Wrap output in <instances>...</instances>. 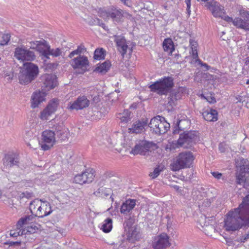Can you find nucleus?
I'll list each match as a JSON object with an SVG mask.
<instances>
[{
	"label": "nucleus",
	"instance_id": "nucleus-41",
	"mask_svg": "<svg viewBox=\"0 0 249 249\" xmlns=\"http://www.w3.org/2000/svg\"><path fill=\"white\" fill-rule=\"evenodd\" d=\"M106 55V52L103 49H97L94 53L93 58L96 60H101L105 58Z\"/></svg>",
	"mask_w": 249,
	"mask_h": 249
},
{
	"label": "nucleus",
	"instance_id": "nucleus-42",
	"mask_svg": "<svg viewBox=\"0 0 249 249\" xmlns=\"http://www.w3.org/2000/svg\"><path fill=\"white\" fill-rule=\"evenodd\" d=\"M132 118L131 112L128 110H124L122 114V116L120 117L121 122L127 123L130 121Z\"/></svg>",
	"mask_w": 249,
	"mask_h": 249
},
{
	"label": "nucleus",
	"instance_id": "nucleus-47",
	"mask_svg": "<svg viewBox=\"0 0 249 249\" xmlns=\"http://www.w3.org/2000/svg\"><path fill=\"white\" fill-rule=\"evenodd\" d=\"M52 114L46 108H45L40 113V118L42 120H47L48 117Z\"/></svg>",
	"mask_w": 249,
	"mask_h": 249
},
{
	"label": "nucleus",
	"instance_id": "nucleus-55",
	"mask_svg": "<svg viewBox=\"0 0 249 249\" xmlns=\"http://www.w3.org/2000/svg\"><path fill=\"white\" fill-rule=\"evenodd\" d=\"M185 2L187 5V13L188 15L189 16L191 14V0H185Z\"/></svg>",
	"mask_w": 249,
	"mask_h": 249
},
{
	"label": "nucleus",
	"instance_id": "nucleus-51",
	"mask_svg": "<svg viewBox=\"0 0 249 249\" xmlns=\"http://www.w3.org/2000/svg\"><path fill=\"white\" fill-rule=\"evenodd\" d=\"M174 97H175L172 93L168 97V104L170 106L175 105V102L177 101L176 99H174Z\"/></svg>",
	"mask_w": 249,
	"mask_h": 249
},
{
	"label": "nucleus",
	"instance_id": "nucleus-19",
	"mask_svg": "<svg viewBox=\"0 0 249 249\" xmlns=\"http://www.w3.org/2000/svg\"><path fill=\"white\" fill-rule=\"evenodd\" d=\"M233 24L239 28L249 31V14H246L243 19L238 17L235 18Z\"/></svg>",
	"mask_w": 249,
	"mask_h": 249
},
{
	"label": "nucleus",
	"instance_id": "nucleus-49",
	"mask_svg": "<svg viewBox=\"0 0 249 249\" xmlns=\"http://www.w3.org/2000/svg\"><path fill=\"white\" fill-rule=\"evenodd\" d=\"M195 59L196 60V61L202 67H204L206 69V70L208 71L211 68V67L209 65L205 63L202 62V61L198 58Z\"/></svg>",
	"mask_w": 249,
	"mask_h": 249
},
{
	"label": "nucleus",
	"instance_id": "nucleus-9",
	"mask_svg": "<svg viewBox=\"0 0 249 249\" xmlns=\"http://www.w3.org/2000/svg\"><path fill=\"white\" fill-rule=\"evenodd\" d=\"M15 57L19 60L32 61L35 59V53L29 50L17 47L15 50Z\"/></svg>",
	"mask_w": 249,
	"mask_h": 249
},
{
	"label": "nucleus",
	"instance_id": "nucleus-60",
	"mask_svg": "<svg viewBox=\"0 0 249 249\" xmlns=\"http://www.w3.org/2000/svg\"><path fill=\"white\" fill-rule=\"evenodd\" d=\"M204 98L210 103L213 104L216 102V99L213 97H212V96H208L207 97H204Z\"/></svg>",
	"mask_w": 249,
	"mask_h": 249
},
{
	"label": "nucleus",
	"instance_id": "nucleus-37",
	"mask_svg": "<svg viewBox=\"0 0 249 249\" xmlns=\"http://www.w3.org/2000/svg\"><path fill=\"white\" fill-rule=\"evenodd\" d=\"M112 228V220L110 218H107L102 226V230L106 233L109 232Z\"/></svg>",
	"mask_w": 249,
	"mask_h": 249
},
{
	"label": "nucleus",
	"instance_id": "nucleus-21",
	"mask_svg": "<svg viewBox=\"0 0 249 249\" xmlns=\"http://www.w3.org/2000/svg\"><path fill=\"white\" fill-rule=\"evenodd\" d=\"M160 120H162V117L159 115H157L150 120L149 123H148L147 127L150 128V131L152 133L155 134H157L160 133V130L159 129L160 123Z\"/></svg>",
	"mask_w": 249,
	"mask_h": 249
},
{
	"label": "nucleus",
	"instance_id": "nucleus-16",
	"mask_svg": "<svg viewBox=\"0 0 249 249\" xmlns=\"http://www.w3.org/2000/svg\"><path fill=\"white\" fill-rule=\"evenodd\" d=\"M55 136L61 141H65L69 136L68 129L65 127L62 123L54 124L52 127Z\"/></svg>",
	"mask_w": 249,
	"mask_h": 249
},
{
	"label": "nucleus",
	"instance_id": "nucleus-14",
	"mask_svg": "<svg viewBox=\"0 0 249 249\" xmlns=\"http://www.w3.org/2000/svg\"><path fill=\"white\" fill-rule=\"evenodd\" d=\"M19 158L18 155L11 153L5 155L3 159V164L7 168H10L14 166H19Z\"/></svg>",
	"mask_w": 249,
	"mask_h": 249
},
{
	"label": "nucleus",
	"instance_id": "nucleus-33",
	"mask_svg": "<svg viewBox=\"0 0 249 249\" xmlns=\"http://www.w3.org/2000/svg\"><path fill=\"white\" fill-rule=\"evenodd\" d=\"M160 126L159 129L160 131V133H158V135H160L161 134H163L167 132V131L169 129L170 127V124L167 123L165 120V118L162 117V120H160Z\"/></svg>",
	"mask_w": 249,
	"mask_h": 249
},
{
	"label": "nucleus",
	"instance_id": "nucleus-62",
	"mask_svg": "<svg viewBox=\"0 0 249 249\" xmlns=\"http://www.w3.org/2000/svg\"><path fill=\"white\" fill-rule=\"evenodd\" d=\"M212 174L215 178L217 179H220L222 176V174L219 173L217 172H212Z\"/></svg>",
	"mask_w": 249,
	"mask_h": 249
},
{
	"label": "nucleus",
	"instance_id": "nucleus-25",
	"mask_svg": "<svg viewBox=\"0 0 249 249\" xmlns=\"http://www.w3.org/2000/svg\"><path fill=\"white\" fill-rule=\"evenodd\" d=\"M43 93L40 92H35L31 99V107L32 108H36L38 105L44 100Z\"/></svg>",
	"mask_w": 249,
	"mask_h": 249
},
{
	"label": "nucleus",
	"instance_id": "nucleus-23",
	"mask_svg": "<svg viewBox=\"0 0 249 249\" xmlns=\"http://www.w3.org/2000/svg\"><path fill=\"white\" fill-rule=\"evenodd\" d=\"M136 200L134 199H128L124 202L121 207L120 212L124 214H127L132 211L136 205Z\"/></svg>",
	"mask_w": 249,
	"mask_h": 249
},
{
	"label": "nucleus",
	"instance_id": "nucleus-48",
	"mask_svg": "<svg viewBox=\"0 0 249 249\" xmlns=\"http://www.w3.org/2000/svg\"><path fill=\"white\" fill-rule=\"evenodd\" d=\"M239 170V172H243L244 174H246V173H247L249 170V164H243L240 166Z\"/></svg>",
	"mask_w": 249,
	"mask_h": 249
},
{
	"label": "nucleus",
	"instance_id": "nucleus-54",
	"mask_svg": "<svg viewBox=\"0 0 249 249\" xmlns=\"http://www.w3.org/2000/svg\"><path fill=\"white\" fill-rule=\"evenodd\" d=\"M38 229V227L36 226H31L28 227L27 232L30 233H35Z\"/></svg>",
	"mask_w": 249,
	"mask_h": 249
},
{
	"label": "nucleus",
	"instance_id": "nucleus-10",
	"mask_svg": "<svg viewBox=\"0 0 249 249\" xmlns=\"http://www.w3.org/2000/svg\"><path fill=\"white\" fill-rule=\"evenodd\" d=\"M70 64L74 69H80L85 72L89 66V62L87 56L79 55L72 59L70 61Z\"/></svg>",
	"mask_w": 249,
	"mask_h": 249
},
{
	"label": "nucleus",
	"instance_id": "nucleus-39",
	"mask_svg": "<svg viewBox=\"0 0 249 249\" xmlns=\"http://www.w3.org/2000/svg\"><path fill=\"white\" fill-rule=\"evenodd\" d=\"M41 203V200L35 199L30 203V210L33 214L36 215V211Z\"/></svg>",
	"mask_w": 249,
	"mask_h": 249
},
{
	"label": "nucleus",
	"instance_id": "nucleus-29",
	"mask_svg": "<svg viewBox=\"0 0 249 249\" xmlns=\"http://www.w3.org/2000/svg\"><path fill=\"white\" fill-rule=\"evenodd\" d=\"M163 48L165 52H168L169 55H172L175 51V47L172 40L170 38H165L162 43Z\"/></svg>",
	"mask_w": 249,
	"mask_h": 249
},
{
	"label": "nucleus",
	"instance_id": "nucleus-13",
	"mask_svg": "<svg viewBox=\"0 0 249 249\" xmlns=\"http://www.w3.org/2000/svg\"><path fill=\"white\" fill-rule=\"evenodd\" d=\"M206 6L212 12L214 17H220L225 14L224 7L214 0L207 2Z\"/></svg>",
	"mask_w": 249,
	"mask_h": 249
},
{
	"label": "nucleus",
	"instance_id": "nucleus-52",
	"mask_svg": "<svg viewBox=\"0 0 249 249\" xmlns=\"http://www.w3.org/2000/svg\"><path fill=\"white\" fill-rule=\"evenodd\" d=\"M40 41H31L29 42L30 44V48L33 49H36L37 47V46L38 45V44Z\"/></svg>",
	"mask_w": 249,
	"mask_h": 249
},
{
	"label": "nucleus",
	"instance_id": "nucleus-43",
	"mask_svg": "<svg viewBox=\"0 0 249 249\" xmlns=\"http://www.w3.org/2000/svg\"><path fill=\"white\" fill-rule=\"evenodd\" d=\"M33 218V215H28L24 217H22L18 221V224L20 226H22L23 225L29 224L32 221Z\"/></svg>",
	"mask_w": 249,
	"mask_h": 249
},
{
	"label": "nucleus",
	"instance_id": "nucleus-4",
	"mask_svg": "<svg viewBox=\"0 0 249 249\" xmlns=\"http://www.w3.org/2000/svg\"><path fill=\"white\" fill-rule=\"evenodd\" d=\"M194 160L193 153L191 152L180 153L171 164V169L173 171H178L181 169L189 168Z\"/></svg>",
	"mask_w": 249,
	"mask_h": 249
},
{
	"label": "nucleus",
	"instance_id": "nucleus-30",
	"mask_svg": "<svg viewBox=\"0 0 249 249\" xmlns=\"http://www.w3.org/2000/svg\"><path fill=\"white\" fill-rule=\"evenodd\" d=\"M48 50L44 52L46 56L45 59H49V56L52 55L53 57H58L61 55L62 51L59 48L55 49H51L50 45L47 46Z\"/></svg>",
	"mask_w": 249,
	"mask_h": 249
},
{
	"label": "nucleus",
	"instance_id": "nucleus-1",
	"mask_svg": "<svg viewBox=\"0 0 249 249\" xmlns=\"http://www.w3.org/2000/svg\"><path fill=\"white\" fill-rule=\"evenodd\" d=\"M238 209L235 208L226 214L224 227L227 231H234L243 227L249 226V216H247Z\"/></svg>",
	"mask_w": 249,
	"mask_h": 249
},
{
	"label": "nucleus",
	"instance_id": "nucleus-63",
	"mask_svg": "<svg viewBox=\"0 0 249 249\" xmlns=\"http://www.w3.org/2000/svg\"><path fill=\"white\" fill-rule=\"evenodd\" d=\"M249 238V233L246 234L245 235L241 237L240 241L241 242H245Z\"/></svg>",
	"mask_w": 249,
	"mask_h": 249
},
{
	"label": "nucleus",
	"instance_id": "nucleus-17",
	"mask_svg": "<svg viewBox=\"0 0 249 249\" xmlns=\"http://www.w3.org/2000/svg\"><path fill=\"white\" fill-rule=\"evenodd\" d=\"M57 78L55 75L52 74H46L42 77L43 80L42 87L46 89V90H50L54 89L57 85Z\"/></svg>",
	"mask_w": 249,
	"mask_h": 249
},
{
	"label": "nucleus",
	"instance_id": "nucleus-61",
	"mask_svg": "<svg viewBox=\"0 0 249 249\" xmlns=\"http://www.w3.org/2000/svg\"><path fill=\"white\" fill-rule=\"evenodd\" d=\"M245 96L238 95L236 97L237 102L243 103L245 101Z\"/></svg>",
	"mask_w": 249,
	"mask_h": 249
},
{
	"label": "nucleus",
	"instance_id": "nucleus-35",
	"mask_svg": "<svg viewBox=\"0 0 249 249\" xmlns=\"http://www.w3.org/2000/svg\"><path fill=\"white\" fill-rule=\"evenodd\" d=\"M49 45L46 41L43 40L42 41H40L36 49V50L39 52L41 55L45 58L46 55H45L44 52L48 50L47 46Z\"/></svg>",
	"mask_w": 249,
	"mask_h": 249
},
{
	"label": "nucleus",
	"instance_id": "nucleus-40",
	"mask_svg": "<svg viewBox=\"0 0 249 249\" xmlns=\"http://www.w3.org/2000/svg\"><path fill=\"white\" fill-rule=\"evenodd\" d=\"M57 105V100L53 99L50 101L45 108H46L52 114L56 110Z\"/></svg>",
	"mask_w": 249,
	"mask_h": 249
},
{
	"label": "nucleus",
	"instance_id": "nucleus-20",
	"mask_svg": "<svg viewBox=\"0 0 249 249\" xmlns=\"http://www.w3.org/2000/svg\"><path fill=\"white\" fill-rule=\"evenodd\" d=\"M114 40L116 43L118 51L121 53L123 57H124L128 48V45L126 43V40L124 37L120 36H115Z\"/></svg>",
	"mask_w": 249,
	"mask_h": 249
},
{
	"label": "nucleus",
	"instance_id": "nucleus-36",
	"mask_svg": "<svg viewBox=\"0 0 249 249\" xmlns=\"http://www.w3.org/2000/svg\"><path fill=\"white\" fill-rule=\"evenodd\" d=\"M214 218L213 216L207 217L205 215H203L201 216L199 219V222L201 224L202 223H203V221L204 220V226L207 227L210 225V228L213 229L212 225L214 223Z\"/></svg>",
	"mask_w": 249,
	"mask_h": 249
},
{
	"label": "nucleus",
	"instance_id": "nucleus-28",
	"mask_svg": "<svg viewBox=\"0 0 249 249\" xmlns=\"http://www.w3.org/2000/svg\"><path fill=\"white\" fill-rule=\"evenodd\" d=\"M115 176L113 171H107L105 172L99 178L98 184L99 186H104L106 183L109 182L111 178Z\"/></svg>",
	"mask_w": 249,
	"mask_h": 249
},
{
	"label": "nucleus",
	"instance_id": "nucleus-18",
	"mask_svg": "<svg viewBox=\"0 0 249 249\" xmlns=\"http://www.w3.org/2000/svg\"><path fill=\"white\" fill-rule=\"evenodd\" d=\"M36 211V215L40 218H43L50 214L52 210L50 204L46 201L44 202V204H40Z\"/></svg>",
	"mask_w": 249,
	"mask_h": 249
},
{
	"label": "nucleus",
	"instance_id": "nucleus-8",
	"mask_svg": "<svg viewBox=\"0 0 249 249\" xmlns=\"http://www.w3.org/2000/svg\"><path fill=\"white\" fill-rule=\"evenodd\" d=\"M154 145H155V143L153 142L141 141L136 144L130 153L134 155H145L146 153L149 152L150 149Z\"/></svg>",
	"mask_w": 249,
	"mask_h": 249
},
{
	"label": "nucleus",
	"instance_id": "nucleus-38",
	"mask_svg": "<svg viewBox=\"0 0 249 249\" xmlns=\"http://www.w3.org/2000/svg\"><path fill=\"white\" fill-rule=\"evenodd\" d=\"M86 51V49L84 45L81 44L78 46L77 48L72 51L69 55L68 57L70 58H72L75 55H81L82 53H84Z\"/></svg>",
	"mask_w": 249,
	"mask_h": 249
},
{
	"label": "nucleus",
	"instance_id": "nucleus-15",
	"mask_svg": "<svg viewBox=\"0 0 249 249\" xmlns=\"http://www.w3.org/2000/svg\"><path fill=\"white\" fill-rule=\"evenodd\" d=\"M148 122V120L147 118L137 121L132 124L131 127L128 128V132L138 134L144 132L145 128L147 127Z\"/></svg>",
	"mask_w": 249,
	"mask_h": 249
},
{
	"label": "nucleus",
	"instance_id": "nucleus-11",
	"mask_svg": "<svg viewBox=\"0 0 249 249\" xmlns=\"http://www.w3.org/2000/svg\"><path fill=\"white\" fill-rule=\"evenodd\" d=\"M170 245L168 236L163 233L155 237L152 247L153 249H166Z\"/></svg>",
	"mask_w": 249,
	"mask_h": 249
},
{
	"label": "nucleus",
	"instance_id": "nucleus-46",
	"mask_svg": "<svg viewBox=\"0 0 249 249\" xmlns=\"http://www.w3.org/2000/svg\"><path fill=\"white\" fill-rule=\"evenodd\" d=\"M161 171L162 170L160 168V166H158L154 169L153 172L150 173L149 176L152 178H155L160 175Z\"/></svg>",
	"mask_w": 249,
	"mask_h": 249
},
{
	"label": "nucleus",
	"instance_id": "nucleus-24",
	"mask_svg": "<svg viewBox=\"0 0 249 249\" xmlns=\"http://www.w3.org/2000/svg\"><path fill=\"white\" fill-rule=\"evenodd\" d=\"M203 118L207 121L215 122L217 120L218 112L213 109L206 110L202 113Z\"/></svg>",
	"mask_w": 249,
	"mask_h": 249
},
{
	"label": "nucleus",
	"instance_id": "nucleus-27",
	"mask_svg": "<svg viewBox=\"0 0 249 249\" xmlns=\"http://www.w3.org/2000/svg\"><path fill=\"white\" fill-rule=\"evenodd\" d=\"M237 208L249 218V195L243 198L242 203Z\"/></svg>",
	"mask_w": 249,
	"mask_h": 249
},
{
	"label": "nucleus",
	"instance_id": "nucleus-57",
	"mask_svg": "<svg viewBox=\"0 0 249 249\" xmlns=\"http://www.w3.org/2000/svg\"><path fill=\"white\" fill-rule=\"evenodd\" d=\"M175 97L174 99H176L177 100L180 99L181 98L182 92L180 91H175L172 93Z\"/></svg>",
	"mask_w": 249,
	"mask_h": 249
},
{
	"label": "nucleus",
	"instance_id": "nucleus-3",
	"mask_svg": "<svg viewBox=\"0 0 249 249\" xmlns=\"http://www.w3.org/2000/svg\"><path fill=\"white\" fill-rule=\"evenodd\" d=\"M174 79L171 76H164L149 86L150 90L160 95H167L174 87Z\"/></svg>",
	"mask_w": 249,
	"mask_h": 249
},
{
	"label": "nucleus",
	"instance_id": "nucleus-7",
	"mask_svg": "<svg viewBox=\"0 0 249 249\" xmlns=\"http://www.w3.org/2000/svg\"><path fill=\"white\" fill-rule=\"evenodd\" d=\"M55 142V134L53 130H47L43 132L42 141L40 143L41 148L46 151L50 149Z\"/></svg>",
	"mask_w": 249,
	"mask_h": 249
},
{
	"label": "nucleus",
	"instance_id": "nucleus-26",
	"mask_svg": "<svg viewBox=\"0 0 249 249\" xmlns=\"http://www.w3.org/2000/svg\"><path fill=\"white\" fill-rule=\"evenodd\" d=\"M141 235L137 231V228L131 227L129 228L128 234L127 235V241L129 243H134L135 241L139 240Z\"/></svg>",
	"mask_w": 249,
	"mask_h": 249
},
{
	"label": "nucleus",
	"instance_id": "nucleus-53",
	"mask_svg": "<svg viewBox=\"0 0 249 249\" xmlns=\"http://www.w3.org/2000/svg\"><path fill=\"white\" fill-rule=\"evenodd\" d=\"M181 122V120L178 121L175 126V129L173 130V133L174 134H178L179 132V130H181V128L179 127V123Z\"/></svg>",
	"mask_w": 249,
	"mask_h": 249
},
{
	"label": "nucleus",
	"instance_id": "nucleus-32",
	"mask_svg": "<svg viewBox=\"0 0 249 249\" xmlns=\"http://www.w3.org/2000/svg\"><path fill=\"white\" fill-rule=\"evenodd\" d=\"M110 66V62L108 60L106 61L98 66L94 71H97L102 73H105L109 70Z\"/></svg>",
	"mask_w": 249,
	"mask_h": 249
},
{
	"label": "nucleus",
	"instance_id": "nucleus-64",
	"mask_svg": "<svg viewBox=\"0 0 249 249\" xmlns=\"http://www.w3.org/2000/svg\"><path fill=\"white\" fill-rule=\"evenodd\" d=\"M100 26L102 27L104 29L107 30V27L106 26L105 24L103 22V21L100 19V22H97V24Z\"/></svg>",
	"mask_w": 249,
	"mask_h": 249
},
{
	"label": "nucleus",
	"instance_id": "nucleus-12",
	"mask_svg": "<svg viewBox=\"0 0 249 249\" xmlns=\"http://www.w3.org/2000/svg\"><path fill=\"white\" fill-rule=\"evenodd\" d=\"M89 101L86 96H79L73 103H70L68 108L73 110L82 109L89 107Z\"/></svg>",
	"mask_w": 249,
	"mask_h": 249
},
{
	"label": "nucleus",
	"instance_id": "nucleus-45",
	"mask_svg": "<svg viewBox=\"0 0 249 249\" xmlns=\"http://www.w3.org/2000/svg\"><path fill=\"white\" fill-rule=\"evenodd\" d=\"M10 36L7 34L2 35L1 38L0 40V45L4 46L6 45L10 40Z\"/></svg>",
	"mask_w": 249,
	"mask_h": 249
},
{
	"label": "nucleus",
	"instance_id": "nucleus-56",
	"mask_svg": "<svg viewBox=\"0 0 249 249\" xmlns=\"http://www.w3.org/2000/svg\"><path fill=\"white\" fill-rule=\"evenodd\" d=\"M21 241H8L4 243L5 245H8L9 246H19L21 244Z\"/></svg>",
	"mask_w": 249,
	"mask_h": 249
},
{
	"label": "nucleus",
	"instance_id": "nucleus-34",
	"mask_svg": "<svg viewBox=\"0 0 249 249\" xmlns=\"http://www.w3.org/2000/svg\"><path fill=\"white\" fill-rule=\"evenodd\" d=\"M190 46L192 50L191 54L193 59L198 58V55L197 53V43L193 39L190 38L189 40Z\"/></svg>",
	"mask_w": 249,
	"mask_h": 249
},
{
	"label": "nucleus",
	"instance_id": "nucleus-58",
	"mask_svg": "<svg viewBox=\"0 0 249 249\" xmlns=\"http://www.w3.org/2000/svg\"><path fill=\"white\" fill-rule=\"evenodd\" d=\"M220 18H221L224 20H225V21H226L228 22H232L233 23V19H232V18L231 17H230L228 16L225 15V14L222 15V16L221 17H220Z\"/></svg>",
	"mask_w": 249,
	"mask_h": 249
},
{
	"label": "nucleus",
	"instance_id": "nucleus-59",
	"mask_svg": "<svg viewBox=\"0 0 249 249\" xmlns=\"http://www.w3.org/2000/svg\"><path fill=\"white\" fill-rule=\"evenodd\" d=\"M100 22V19L98 18H91L89 21L88 23L90 25H93L97 24V22Z\"/></svg>",
	"mask_w": 249,
	"mask_h": 249
},
{
	"label": "nucleus",
	"instance_id": "nucleus-6",
	"mask_svg": "<svg viewBox=\"0 0 249 249\" xmlns=\"http://www.w3.org/2000/svg\"><path fill=\"white\" fill-rule=\"evenodd\" d=\"M94 177V170L92 168H88L81 174L75 175L74 182L80 184L89 183L93 180Z\"/></svg>",
	"mask_w": 249,
	"mask_h": 249
},
{
	"label": "nucleus",
	"instance_id": "nucleus-5",
	"mask_svg": "<svg viewBox=\"0 0 249 249\" xmlns=\"http://www.w3.org/2000/svg\"><path fill=\"white\" fill-rule=\"evenodd\" d=\"M198 140L197 132L195 131H186L179 134L178 144L184 148L189 149Z\"/></svg>",
	"mask_w": 249,
	"mask_h": 249
},
{
	"label": "nucleus",
	"instance_id": "nucleus-2",
	"mask_svg": "<svg viewBox=\"0 0 249 249\" xmlns=\"http://www.w3.org/2000/svg\"><path fill=\"white\" fill-rule=\"evenodd\" d=\"M39 73L38 66L31 62H26L20 68L18 79L19 83L22 85H27L34 80Z\"/></svg>",
	"mask_w": 249,
	"mask_h": 249
},
{
	"label": "nucleus",
	"instance_id": "nucleus-44",
	"mask_svg": "<svg viewBox=\"0 0 249 249\" xmlns=\"http://www.w3.org/2000/svg\"><path fill=\"white\" fill-rule=\"evenodd\" d=\"M34 196V193L33 192L26 191L24 192L18 194V197L20 199L23 198H26L30 199Z\"/></svg>",
	"mask_w": 249,
	"mask_h": 249
},
{
	"label": "nucleus",
	"instance_id": "nucleus-22",
	"mask_svg": "<svg viewBox=\"0 0 249 249\" xmlns=\"http://www.w3.org/2000/svg\"><path fill=\"white\" fill-rule=\"evenodd\" d=\"M107 17H110L113 21L119 22L123 18V11L121 9L112 8L107 12Z\"/></svg>",
	"mask_w": 249,
	"mask_h": 249
},
{
	"label": "nucleus",
	"instance_id": "nucleus-31",
	"mask_svg": "<svg viewBox=\"0 0 249 249\" xmlns=\"http://www.w3.org/2000/svg\"><path fill=\"white\" fill-rule=\"evenodd\" d=\"M100 187L95 192L94 195L98 197H105L110 195L111 193V190L109 188H104L103 186H100Z\"/></svg>",
	"mask_w": 249,
	"mask_h": 249
},
{
	"label": "nucleus",
	"instance_id": "nucleus-50",
	"mask_svg": "<svg viewBox=\"0 0 249 249\" xmlns=\"http://www.w3.org/2000/svg\"><path fill=\"white\" fill-rule=\"evenodd\" d=\"M22 234V231L21 232L20 231H10L9 235L11 237H17L20 235Z\"/></svg>",
	"mask_w": 249,
	"mask_h": 249
}]
</instances>
